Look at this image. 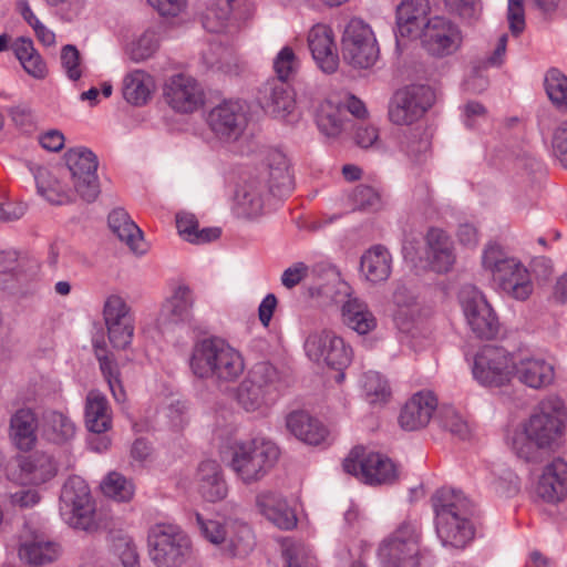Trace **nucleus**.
I'll return each instance as SVG.
<instances>
[{"label":"nucleus","mask_w":567,"mask_h":567,"mask_svg":"<svg viewBox=\"0 0 567 567\" xmlns=\"http://www.w3.org/2000/svg\"><path fill=\"white\" fill-rule=\"evenodd\" d=\"M435 92L425 84H410L399 89L389 103V118L395 125H411L434 104Z\"/></svg>","instance_id":"obj_7"},{"label":"nucleus","mask_w":567,"mask_h":567,"mask_svg":"<svg viewBox=\"0 0 567 567\" xmlns=\"http://www.w3.org/2000/svg\"><path fill=\"white\" fill-rule=\"evenodd\" d=\"M19 555L28 564L40 566L54 561L58 558L59 548L50 542H31L20 547Z\"/></svg>","instance_id":"obj_42"},{"label":"nucleus","mask_w":567,"mask_h":567,"mask_svg":"<svg viewBox=\"0 0 567 567\" xmlns=\"http://www.w3.org/2000/svg\"><path fill=\"white\" fill-rule=\"evenodd\" d=\"M20 480L24 484L40 485L52 480L58 473L54 457L43 451H35L17 458Z\"/></svg>","instance_id":"obj_23"},{"label":"nucleus","mask_w":567,"mask_h":567,"mask_svg":"<svg viewBox=\"0 0 567 567\" xmlns=\"http://www.w3.org/2000/svg\"><path fill=\"white\" fill-rule=\"evenodd\" d=\"M147 544L150 558L157 567H179L192 556L189 537L173 524L151 527Z\"/></svg>","instance_id":"obj_6"},{"label":"nucleus","mask_w":567,"mask_h":567,"mask_svg":"<svg viewBox=\"0 0 567 567\" xmlns=\"http://www.w3.org/2000/svg\"><path fill=\"white\" fill-rule=\"evenodd\" d=\"M85 425L94 434H102L112 426L106 398L99 391H90L85 403Z\"/></svg>","instance_id":"obj_35"},{"label":"nucleus","mask_w":567,"mask_h":567,"mask_svg":"<svg viewBox=\"0 0 567 567\" xmlns=\"http://www.w3.org/2000/svg\"><path fill=\"white\" fill-rule=\"evenodd\" d=\"M103 317L105 324L134 320L130 312V307L126 305L125 300L117 295H111L106 298L103 308Z\"/></svg>","instance_id":"obj_55"},{"label":"nucleus","mask_w":567,"mask_h":567,"mask_svg":"<svg viewBox=\"0 0 567 567\" xmlns=\"http://www.w3.org/2000/svg\"><path fill=\"white\" fill-rule=\"evenodd\" d=\"M286 426L292 435L309 445L322 443L328 435L326 426L305 411L289 413L286 417Z\"/></svg>","instance_id":"obj_32"},{"label":"nucleus","mask_w":567,"mask_h":567,"mask_svg":"<svg viewBox=\"0 0 567 567\" xmlns=\"http://www.w3.org/2000/svg\"><path fill=\"white\" fill-rule=\"evenodd\" d=\"M400 147L408 156L420 161L430 150V141L421 128H409L400 137Z\"/></svg>","instance_id":"obj_49"},{"label":"nucleus","mask_w":567,"mask_h":567,"mask_svg":"<svg viewBox=\"0 0 567 567\" xmlns=\"http://www.w3.org/2000/svg\"><path fill=\"white\" fill-rule=\"evenodd\" d=\"M435 421L443 430L458 440H466L471 435L467 422L452 406H442Z\"/></svg>","instance_id":"obj_43"},{"label":"nucleus","mask_w":567,"mask_h":567,"mask_svg":"<svg viewBox=\"0 0 567 567\" xmlns=\"http://www.w3.org/2000/svg\"><path fill=\"white\" fill-rule=\"evenodd\" d=\"M360 271L367 281L377 285L389 279L392 271V256L383 245H374L363 252Z\"/></svg>","instance_id":"obj_31"},{"label":"nucleus","mask_w":567,"mask_h":567,"mask_svg":"<svg viewBox=\"0 0 567 567\" xmlns=\"http://www.w3.org/2000/svg\"><path fill=\"white\" fill-rule=\"evenodd\" d=\"M567 427V405L563 399L549 395L543 399L530 416L522 424V431L513 437L515 454L530 463L542 460V451L557 445Z\"/></svg>","instance_id":"obj_1"},{"label":"nucleus","mask_w":567,"mask_h":567,"mask_svg":"<svg viewBox=\"0 0 567 567\" xmlns=\"http://www.w3.org/2000/svg\"><path fill=\"white\" fill-rule=\"evenodd\" d=\"M537 495L546 503L557 504L567 496V462L561 457H555L547 463L539 476Z\"/></svg>","instance_id":"obj_19"},{"label":"nucleus","mask_w":567,"mask_h":567,"mask_svg":"<svg viewBox=\"0 0 567 567\" xmlns=\"http://www.w3.org/2000/svg\"><path fill=\"white\" fill-rule=\"evenodd\" d=\"M460 301L472 332L480 339L492 340L499 332L498 318L485 296L474 286L461 289Z\"/></svg>","instance_id":"obj_12"},{"label":"nucleus","mask_w":567,"mask_h":567,"mask_svg":"<svg viewBox=\"0 0 567 567\" xmlns=\"http://www.w3.org/2000/svg\"><path fill=\"white\" fill-rule=\"evenodd\" d=\"M361 382L363 391L371 403L383 402L390 395L388 381L378 372H365Z\"/></svg>","instance_id":"obj_53"},{"label":"nucleus","mask_w":567,"mask_h":567,"mask_svg":"<svg viewBox=\"0 0 567 567\" xmlns=\"http://www.w3.org/2000/svg\"><path fill=\"white\" fill-rule=\"evenodd\" d=\"M247 379L270 394L279 380V372L269 362H258L252 367Z\"/></svg>","instance_id":"obj_54"},{"label":"nucleus","mask_w":567,"mask_h":567,"mask_svg":"<svg viewBox=\"0 0 567 567\" xmlns=\"http://www.w3.org/2000/svg\"><path fill=\"white\" fill-rule=\"evenodd\" d=\"M159 45V37L156 30L147 29L128 47V55L135 62L151 58Z\"/></svg>","instance_id":"obj_48"},{"label":"nucleus","mask_w":567,"mask_h":567,"mask_svg":"<svg viewBox=\"0 0 567 567\" xmlns=\"http://www.w3.org/2000/svg\"><path fill=\"white\" fill-rule=\"evenodd\" d=\"M511 259L514 258L509 257L499 245L489 243L483 251L482 264L486 270L492 272V277H499L502 268Z\"/></svg>","instance_id":"obj_57"},{"label":"nucleus","mask_w":567,"mask_h":567,"mask_svg":"<svg viewBox=\"0 0 567 567\" xmlns=\"http://www.w3.org/2000/svg\"><path fill=\"white\" fill-rule=\"evenodd\" d=\"M282 557L286 567H308L311 565L310 549L302 543L286 545Z\"/></svg>","instance_id":"obj_60"},{"label":"nucleus","mask_w":567,"mask_h":567,"mask_svg":"<svg viewBox=\"0 0 567 567\" xmlns=\"http://www.w3.org/2000/svg\"><path fill=\"white\" fill-rule=\"evenodd\" d=\"M188 365L195 378L218 385L236 382L245 370L240 352L218 337L196 340Z\"/></svg>","instance_id":"obj_2"},{"label":"nucleus","mask_w":567,"mask_h":567,"mask_svg":"<svg viewBox=\"0 0 567 567\" xmlns=\"http://www.w3.org/2000/svg\"><path fill=\"white\" fill-rule=\"evenodd\" d=\"M265 186L269 193L278 197L290 194L293 181L289 172L288 158L282 152L274 150L268 153Z\"/></svg>","instance_id":"obj_29"},{"label":"nucleus","mask_w":567,"mask_h":567,"mask_svg":"<svg viewBox=\"0 0 567 567\" xmlns=\"http://www.w3.org/2000/svg\"><path fill=\"white\" fill-rule=\"evenodd\" d=\"M343 468L369 485L391 484L398 476L396 467L388 456L377 452H365L360 446L350 452L343 461Z\"/></svg>","instance_id":"obj_10"},{"label":"nucleus","mask_w":567,"mask_h":567,"mask_svg":"<svg viewBox=\"0 0 567 567\" xmlns=\"http://www.w3.org/2000/svg\"><path fill=\"white\" fill-rule=\"evenodd\" d=\"M258 103L266 113L278 118L290 115L296 106L295 94L287 82L276 80L259 89Z\"/></svg>","instance_id":"obj_20"},{"label":"nucleus","mask_w":567,"mask_h":567,"mask_svg":"<svg viewBox=\"0 0 567 567\" xmlns=\"http://www.w3.org/2000/svg\"><path fill=\"white\" fill-rule=\"evenodd\" d=\"M103 493L118 502H127L134 495V485L117 472L110 473L102 483Z\"/></svg>","instance_id":"obj_47"},{"label":"nucleus","mask_w":567,"mask_h":567,"mask_svg":"<svg viewBox=\"0 0 567 567\" xmlns=\"http://www.w3.org/2000/svg\"><path fill=\"white\" fill-rule=\"evenodd\" d=\"M207 124L220 140H237L247 125L245 103L240 100H224L208 112Z\"/></svg>","instance_id":"obj_14"},{"label":"nucleus","mask_w":567,"mask_h":567,"mask_svg":"<svg viewBox=\"0 0 567 567\" xmlns=\"http://www.w3.org/2000/svg\"><path fill=\"white\" fill-rule=\"evenodd\" d=\"M493 280L504 292L517 300L527 299L533 291L528 270L515 258L507 261L501 276H493Z\"/></svg>","instance_id":"obj_24"},{"label":"nucleus","mask_w":567,"mask_h":567,"mask_svg":"<svg viewBox=\"0 0 567 567\" xmlns=\"http://www.w3.org/2000/svg\"><path fill=\"white\" fill-rule=\"evenodd\" d=\"M38 420L31 409L18 410L10 420V436L21 451L31 450L37 442Z\"/></svg>","instance_id":"obj_33"},{"label":"nucleus","mask_w":567,"mask_h":567,"mask_svg":"<svg viewBox=\"0 0 567 567\" xmlns=\"http://www.w3.org/2000/svg\"><path fill=\"white\" fill-rule=\"evenodd\" d=\"M343 60L354 69H369L379 59V47L374 33L363 20L349 21L342 37Z\"/></svg>","instance_id":"obj_8"},{"label":"nucleus","mask_w":567,"mask_h":567,"mask_svg":"<svg viewBox=\"0 0 567 567\" xmlns=\"http://www.w3.org/2000/svg\"><path fill=\"white\" fill-rule=\"evenodd\" d=\"M259 513L280 529H291L297 525V517L279 494L270 491L260 492L256 496Z\"/></svg>","instance_id":"obj_26"},{"label":"nucleus","mask_w":567,"mask_h":567,"mask_svg":"<svg viewBox=\"0 0 567 567\" xmlns=\"http://www.w3.org/2000/svg\"><path fill=\"white\" fill-rule=\"evenodd\" d=\"M331 279L318 288V293L322 297L330 299L333 303H344L348 299L352 298L349 285L341 280L338 274L331 269Z\"/></svg>","instance_id":"obj_56"},{"label":"nucleus","mask_w":567,"mask_h":567,"mask_svg":"<svg viewBox=\"0 0 567 567\" xmlns=\"http://www.w3.org/2000/svg\"><path fill=\"white\" fill-rule=\"evenodd\" d=\"M155 89L153 78L143 70H135L125 75L123 81V96L125 101L135 106L146 104Z\"/></svg>","instance_id":"obj_36"},{"label":"nucleus","mask_w":567,"mask_h":567,"mask_svg":"<svg viewBox=\"0 0 567 567\" xmlns=\"http://www.w3.org/2000/svg\"><path fill=\"white\" fill-rule=\"evenodd\" d=\"M308 45L317 65L328 74L339 66V56L332 30L326 24H316L308 35Z\"/></svg>","instance_id":"obj_21"},{"label":"nucleus","mask_w":567,"mask_h":567,"mask_svg":"<svg viewBox=\"0 0 567 567\" xmlns=\"http://www.w3.org/2000/svg\"><path fill=\"white\" fill-rule=\"evenodd\" d=\"M247 0H213L203 13V27L209 32H221L227 25L245 20Z\"/></svg>","instance_id":"obj_18"},{"label":"nucleus","mask_w":567,"mask_h":567,"mask_svg":"<svg viewBox=\"0 0 567 567\" xmlns=\"http://www.w3.org/2000/svg\"><path fill=\"white\" fill-rule=\"evenodd\" d=\"M21 274V264L18 252L14 250H4L0 252V286L8 288L9 284L18 279Z\"/></svg>","instance_id":"obj_58"},{"label":"nucleus","mask_w":567,"mask_h":567,"mask_svg":"<svg viewBox=\"0 0 567 567\" xmlns=\"http://www.w3.org/2000/svg\"><path fill=\"white\" fill-rule=\"evenodd\" d=\"M383 567H419L420 537L411 523H402L379 547Z\"/></svg>","instance_id":"obj_9"},{"label":"nucleus","mask_w":567,"mask_h":567,"mask_svg":"<svg viewBox=\"0 0 567 567\" xmlns=\"http://www.w3.org/2000/svg\"><path fill=\"white\" fill-rule=\"evenodd\" d=\"M234 534L228 533L230 553L233 556H246L255 546V536L247 524H237L233 527Z\"/></svg>","instance_id":"obj_52"},{"label":"nucleus","mask_w":567,"mask_h":567,"mask_svg":"<svg viewBox=\"0 0 567 567\" xmlns=\"http://www.w3.org/2000/svg\"><path fill=\"white\" fill-rule=\"evenodd\" d=\"M42 436L54 444H65L75 436L74 422L58 411H50L42 419Z\"/></svg>","instance_id":"obj_38"},{"label":"nucleus","mask_w":567,"mask_h":567,"mask_svg":"<svg viewBox=\"0 0 567 567\" xmlns=\"http://www.w3.org/2000/svg\"><path fill=\"white\" fill-rule=\"evenodd\" d=\"M427 258L432 269L439 274L450 271L455 262L453 243L441 228H430L426 236Z\"/></svg>","instance_id":"obj_27"},{"label":"nucleus","mask_w":567,"mask_h":567,"mask_svg":"<svg viewBox=\"0 0 567 567\" xmlns=\"http://www.w3.org/2000/svg\"><path fill=\"white\" fill-rule=\"evenodd\" d=\"M319 131L328 137H337L343 130L344 110L331 101L322 102L316 114Z\"/></svg>","instance_id":"obj_40"},{"label":"nucleus","mask_w":567,"mask_h":567,"mask_svg":"<svg viewBox=\"0 0 567 567\" xmlns=\"http://www.w3.org/2000/svg\"><path fill=\"white\" fill-rule=\"evenodd\" d=\"M342 322L359 334H367L377 326L368 306L358 298L348 299L341 307Z\"/></svg>","instance_id":"obj_37"},{"label":"nucleus","mask_w":567,"mask_h":567,"mask_svg":"<svg viewBox=\"0 0 567 567\" xmlns=\"http://www.w3.org/2000/svg\"><path fill=\"white\" fill-rule=\"evenodd\" d=\"M164 99L176 112L193 113L204 103V93L195 79L185 74L171 76L164 85Z\"/></svg>","instance_id":"obj_15"},{"label":"nucleus","mask_w":567,"mask_h":567,"mask_svg":"<svg viewBox=\"0 0 567 567\" xmlns=\"http://www.w3.org/2000/svg\"><path fill=\"white\" fill-rule=\"evenodd\" d=\"M59 509L63 520L74 529L94 533L100 527L91 489L81 476L72 475L64 482Z\"/></svg>","instance_id":"obj_5"},{"label":"nucleus","mask_w":567,"mask_h":567,"mask_svg":"<svg viewBox=\"0 0 567 567\" xmlns=\"http://www.w3.org/2000/svg\"><path fill=\"white\" fill-rule=\"evenodd\" d=\"M513 373L520 383L535 390L547 388L555 379L553 364L540 358L522 359L514 363Z\"/></svg>","instance_id":"obj_30"},{"label":"nucleus","mask_w":567,"mask_h":567,"mask_svg":"<svg viewBox=\"0 0 567 567\" xmlns=\"http://www.w3.org/2000/svg\"><path fill=\"white\" fill-rule=\"evenodd\" d=\"M421 32L426 50L433 55L450 54L462 41L458 28L443 17L429 19Z\"/></svg>","instance_id":"obj_16"},{"label":"nucleus","mask_w":567,"mask_h":567,"mask_svg":"<svg viewBox=\"0 0 567 567\" xmlns=\"http://www.w3.org/2000/svg\"><path fill=\"white\" fill-rule=\"evenodd\" d=\"M81 54L73 44H66L61 49V64L68 78L78 81L82 76L80 68Z\"/></svg>","instance_id":"obj_63"},{"label":"nucleus","mask_w":567,"mask_h":567,"mask_svg":"<svg viewBox=\"0 0 567 567\" xmlns=\"http://www.w3.org/2000/svg\"><path fill=\"white\" fill-rule=\"evenodd\" d=\"M269 394L259 385L254 384L249 379H245L237 392L238 403L248 412L258 410Z\"/></svg>","instance_id":"obj_50"},{"label":"nucleus","mask_w":567,"mask_h":567,"mask_svg":"<svg viewBox=\"0 0 567 567\" xmlns=\"http://www.w3.org/2000/svg\"><path fill=\"white\" fill-rule=\"evenodd\" d=\"M12 50L16 58L21 63L23 70L34 79H44L48 74V68L33 45L30 38L20 37L12 43Z\"/></svg>","instance_id":"obj_39"},{"label":"nucleus","mask_w":567,"mask_h":567,"mask_svg":"<svg viewBox=\"0 0 567 567\" xmlns=\"http://www.w3.org/2000/svg\"><path fill=\"white\" fill-rule=\"evenodd\" d=\"M229 453V466L245 484L260 481L279 457L278 446L265 439L236 441Z\"/></svg>","instance_id":"obj_4"},{"label":"nucleus","mask_w":567,"mask_h":567,"mask_svg":"<svg viewBox=\"0 0 567 567\" xmlns=\"http://www.w3.org/2000/svg\"><path fill=\"white\" fill-rule=\"evenodd\" d=\"M437 409V399L432 391H420L404 404L399 423L406 431H416L426 426Z\"/></svg>","instance_id":"obj_22"},{"label":"nucleus","mask_w":567,"mask_h":567,"mask_svg":"<svg viewBox=\"0 0 567 567\" xmlns=\"http://www.w3.org/2000/svg\"><path fill=\"white\" fill-rule=\"evenodd\" d=\"M266 186L261 182L249 181L235 195V212L238 217L250 219L261 214Z\"/></svg>","instance_id":"obj_34"},{"label":"nucleus","mask_w":567,"mask_h":567,"mask_svg":"<svg viewBox=\"0 0 567 567\" xmlns=\"http://www.w3.org/2000/svg\"><path fill=\"white\" fill-rule=\"evenodd\" d=\"M64 159L75 192L83 200L94 202L100 194L96 155L86 147H75L64 154Z\"/></svg>","instance_id":"obj_13"},{"label":"nucleus","mask_w":567,"mask_h":567,"mask_svg":"<svg viewBox=\"0 0 567 567\" xmlns=\"http://www.w3.org/2000/svg\"><path fill=\"white\" fill-rule=\"evenodd\" d=\"M34 177L39 194L47 200L59 205L68 200L65 187L49 169L39 168Z\"/></svg>","instance_id":"obj_41"},{"label":"nucleus","mask_w":567,"mask_h":567,"mask_svg":"<svg viewBox=\"0 0 567 567\" xmlns=\"http://www.w3.org/2000/svg\"><path fill=\"white\" fill-rule=\"evenodd\" d=\"M331 338L332 340L330 341V348L324 364L338 371H342L351 363L353 355L352 349L334 332ZM343 377L344 374L340 372L338 374V380L340 381Z\"/></svg>","instance_id":"obj_45"},{"label":"nucleus","mask_w":567,"mask_h":567,"mask_svg":"<svg viewBox=\"0 0 567 567\" xmlns=\"http://www.w3.org/2000/svg\"><path fill=\"white\" fill-rule=\"evenodd\" d=\"M194 295L186 285H178L172 295L163 302L157 324L169 330L179 324L190 323L193 320Z\"/></svg>","instance_id":"obj_17"},{"label":"nucleus","mask_w":567,"mask_h":567,"mask_svg":"<svg viewBox=\"0 0 567 567\" xmlns=\"http://www.w3.org/2000/svg\"><path fill=\"white\" fill-rule=\"evenodd\" d=\"M106 328L109 340L114 348L125 349L131 344L134 334V320L106 324Z\"/></svg>","instance_id":"obj_59"},{"label":"nucleus","mask_w":567,"mask_h":567,"mask_svg":"<svg viewBox=\"0 0 567 567\" xmlns=\"http://www.w3.org/2000/svg\"><path fill=\"white\" fill-rule=\"evenodd\" d=\"M429 11V0H402L396 8L398 33L403 38L420 34Z\"/></svg>","instance_id":"obj_28"},{"label":"nucleus","mask_w":567,"mask_h":567,"mask_svg":"<svg viewBox=\"0 0 567 567\" xmlns=\"http://www.w3.org/2000/svg\"><path fill=\"white\" fill-rule=\"evenodd\" d=\"M196 487L200 496L210 503L219 502L227 496L228 487L218 462L207 460L198 465Z\"/></svg>","instance_id":"obj_25"},{"label":"nucleus","mask_w":567,"mask_h":567,"mask_svg":"<svg viewBox=\"0 0 567 567\" xmlns=\"http://www.w3.org/2000/svg\"><path fill=\"white\" fill-rule=\"evenodd\" d=\"M514 371L512 354L502 347L485 346L474 357L472 373L485 386H502L509 382Z\"/></svg>","instance_id":"obj_11"},{"label":"nucleus","mask_w":567,"mask_h":567,"mask_svg":"<svg viewBox=\"0 0 567 567\" xmlns=\"http://www.w3.org/2000/svg\"><path fill=\"white\" fill-rule=\"evenodd\" d=\"M97 360L100 363V369L105 380L107 381L113 398L118 403L124 402L126 400V393L124 391L122 381L120 380L117 364L107 355H100L99 353Z\"/></svg>","instance_id":"obj_51"},{"label":"nucleus","mask_w":567,"mask_h":567,"mask_svg":"<svg viewBox=\"0 0 567 567\" xmlns=\"http://www.w3.org/2000/svg\"><path fill=\"white\" fill-rule=\"evenodd\" d=\"M353 202L359 209H378L381 206V195L369 185H358L353 192Z\"/></svg>","instance_id":"obj_64"},{"label":"nucleus","mask_w":567,"mask_h":567,"mask_svg":"<svg viewBox=\"0 0 567 567\" xmlns=\"http://www.w3.org/2000/svg\"><path fill=\"white\" fill-rule=\"evenodd\" d=\"M436 533L443 544L464 547L474 537L473 505L463 492L441 488L432 498Z\"/></svg>","instance_id":"obj_3"},{"label":"nucleus","mask_w":567,"mask_h":567,"mask_svg":"<svg viewBox=\"0 0 567 567\" xmlns=\"http://www.w3.org/2000/svg\"><path fill=\"white\" fill-rule=\"evenodd\" d=\"M196 523L199 527L202 535L213 544H220L228 537V527L218 520L204 519V517L196 513Z\"/></svg>","instance_id":"obj_62"},{"label":"nucleus","mask_w":567,"mask_h":567,"mask_svg":"<svg viewBox=\"0 0 567 567\" xmlns=\"http://www.w3.org/2000/svg\"><path fill=\"white\" fill-rule=\"evenodd\" d=\"M545 90L557 109H567V76L564 73L557 69H550L545 76Z\"/></svg>","instance_id":"obj_44"},{"label":"nucleus","mask_w":567,"mask_h":567,"mask_svg":"<svg viewBox=\"0 0 567 567\" xmlns=\"http://www.w3.org/2000/svg\"><path fill=\"white\" fill-rule=\"evenodd\" d=\"M298 62L291 48L285 47L274 61V69L278 76L276 81L286 82L296 71Z\"/></svg>","instance_id":"obj_61"},{"label":"nucleus","mask_w":567,"mask_h":567,"mask_svg":"<svg viewBox=\"0 0 567 567\" xmlns=\"http://www.w3.org/2000/svg\"><path fill=\"white\" fill-rule=\"evenodd\" d=\"M332 336L333 331L327 329L311 332L305 341L307 357L317 363H324Z\"/></svg>","instance_id":"obj_46"}]
</instances>
